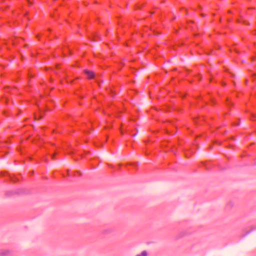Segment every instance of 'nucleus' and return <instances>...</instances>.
Here are the masks:
<instances>
[{"mask_svg":"<svg viewBox=\"0 0 256 256\" xmlns=\"http://www.w3.org/2000/svg\"><path fill=\"white\" fill-rule=\"evenodd\" d=\"M84 72L88 78H94V74L92 72L86 70H84Z\"/></svg>","mask_w":256,"mask_h":256,"instance_id":"nucleus-1","label":"nucleus"},{"mask_svg":"<svg viewBox=\"0 0 256 256\" xmlns=\"http://www.w3.org/2000/svg\"><path fill=\"white\" fill-rule=\"evenodd\" d=\"M45 110L40 108V114L38 116H35V118H41L44 115Z\"/></svg>","mask_w":256,"mask_h":256,"instance_id":"nucleus-2","label":"nucleus"},{"mask_svg":"<svg viewBox=\"0 0 256 256\" xmlns=\"http://www.w3.org/2000/svg\"><path fill=\"white\" fill-rule=\"evenodd\" d=\"M136 256H148V252L146 250H144L140 254H137Z\"/></svg>","mask_w":256,"mask_h":256,"instance_id":"nucleus-3","label":"nucleus"},{"mask_svg":"<svg viewBox=\"0 0 256 256\" xmlns=\"http://www.w3.org/2000/svg\"><path fill=\"white\" fill-rule=\"evenodd\" d=\"M250 120H256V115L255 114H250Z\"/></svg>","mask_w":256,"mask_h":256,"instance_id":"nucleus-4","label":"nucleus"},{"mask_svg":"<svg viewBox=\"0 0 256 256\" xmlns=\"http://www.w3.org/2000/svg\"><path fill=\"white\" fill-rule=\"evenodd\" d=\"M12 88L10 87H8L5 88V92H10Z\"/></svg>","mask_w":256,"mask_h":256,"instance_id":"nucleus-5","label":"nucleus"},{"mask_svg":"<svg viewBox=\"0 0 256 256\" xmlns=\"http://www.w3.org/2000/svg\"><path fill=\"white\" fill-rule=\"evenodd\" d=\"M2 101H4V102L6 103H8V98L7 96H5L4 98L2 100Z\"/></svg>","mask_w":256,"mask_h":256,"instance_id":"nucleus-6","label":"nucleus"},{"mask_svg":"<svg viewBox=\"0 0 256 256\" xmlns=\"http://www.w3.org/2000/svg\"><path fill=\"white\" fill-rule=\"evenodd\" d=\"M36 104L38 106L40 107V102L36 100Z\"/></svg>","mask_w":256,"mask_h":256,"instance_id":"nucleus-7","label":"nucleus"},{"mask_svg":"<svg viewBox=\"0 0 256 256\" xmlns=\"http://www.w3.org/2000/svg\"><path fill=\"white\" fill-rule=\"evenodd\" d=\"M54 154H53V155L52 156V158H54Z\"/></svg>","mask_w":256,"mask_h":256,"instance_id":"nucleus-8","label":"nucleus"}]
</instances>
